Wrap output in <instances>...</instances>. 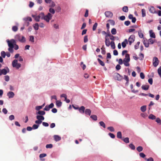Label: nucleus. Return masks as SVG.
<instances>
[{"instance_id":"nucleus-35","label":"nucleus","mask_w":161,"mask_h":161,"mask_svg":"<svg viewBox=\"0 0 161 161\" xmlns=\"http://www.w3.org/2000/svg\"><path fill=\"white\" fill-rule=\"evenodd\" d=\"M98 61L99 64L102 66H104L105 65L104 63L99 58L97 59Z\"/></svg>"},{"instance_id":"nucleus-7","label":"nucleus","mask_w":161,"mask_h":161,"mask_svg":"<svg viewBox=\"0 0 161 161\" xmlns=\"http://www.w3.org/2000/svg\"><path fill=\"white\" fill-rule=\"evenodd\" d=\"M135 38V36L134 35H132L130 36L128 39V41L130 45H131L132 43L134 42Z\"/></svg>"},{"instance_id":"nucleus-27","label":"nucleus","mask_w":161,"mask_h":161,"mask_svg":"<svg viewBox=\"0 0 161 161\" xmlns=\"http://www.w3.org/2000/svg\"><path fill=\"white\" fill-rule=\"evenodd\" d=\"M18 63V60L16 59H14L13 60L12 63V66L13 67L14 66H16V65Z\"/></svg>"},{"instance_id":"nucleus-40","label":"nucleus","mask_w":161,"mask_h":161,"mask_svg":"<svg viewBox=\"0 0 161 161\" xmlns=\"http://www.w3.org/2000/svg\"><path fill=\"white\" fill-rule=\"evenodd\" d=\"M126 143H128L129 142V138L128 137H126L122 139Z\"/></svg>"},{"instance_id":"nucleus-13","label":"nucleus","mask_w":161,"mask_h":161,"mask_svg":"<svg viewBox=\"0 0 161 161\" xmlns=\"http://www.w3.org/2000/svg\"><path fill=\"white\" fill-rule=\"evenodd\" d=\"M141 87L143 90H147L149 89V86L148 85H143Z\"/></svg>"},{"instance_id":"nucleus-62","label":"nucleus","mask_w":161,"mask_h":161,"mask_svg":"<svg viewBox=\"0 0 161 161\" xmlns=\"http://www.w3.org/2000/svg\"><path fill=\"white\" fill-rule=\"evenodd\" d=\"M108 135L109 136H110L112 138H114L115 137V135L113 133H108Z\"/></svg>"},{"instance_id":"nucleus-31","label":"nucleus","mask_w":161,"mask_h":161,"mask_svg":"<svg viewBox=\"0 0 161 161\" xmlns=\"http://www.w3.org/2000/svg\"><path fill=\"white\" fill-rule=\"evenodd\" d=\"M34 29L36 30H37L39 29V25L37 23H36L34 24L33 26Z\"/></svg>"},{"instance_id":"nucleus-42","label":"nucleus","mask_w":161,"mask_h":161,"mask_svg":"<svg viewBox=\"0 0 161 161\" xmlns=\"http://www.w3.org/2000/svg\"><path fill=\"white\" fill-rule=\"evenodd\" d=\"M138 35L140 37L142 38L143 36V34L142 32V31H138Z\"/></svg>"},{"instance_id":"nucleus-54","label":"nucleus","mask_w":161,"mask_h":161,"mask_svg":"<svg viewBox=\"0 0 161 161\" xmlns=\"http://www.w3.org/2000/svg\"><path fill=\"white\" fill-rule=\"evenodd\" d=\"M39 126V125H37L36 124L32 126V129H36L38 128Z\"/></svg>"},{"instance_id":"nucleus-18","label":"nucleus","mask_w":161,"mask_h":161,"mask_svg":"<svg viewBox=\"0 0 161 161\" xmlns=\"http://www.w3.org/2000/svg\"><path fill=\"white\" fill-rule=\"evenodd\" d=\"M36 118L38 120H41L42 121L44 119V118L42 115H38L36 116Z\"/></svg>"},{"instance_id":"nucleus-61","label":"nucleus","mask_w":161,"mask_h":161,"mask_svg":"<svg viewBox=\"0 0 161 161\" xmlns=\"http://www.w3.org/2000/svg\"><path fill=\"white\" fill-rule=\"evenodd\" d=\"M49 7H53L55 6V3L53 1H52L50 3Z\"/></svg>"},{"instance_id":"nucleus-36","label":"nucleus","mask_w":161,"mask_h":161,"mask_svg":"<svg viewBox=\"0 0 161 161\" xmlns=\"http://www.w3.org/2000/svg\"><path fill=\"white\" fill-rule=\"evenodd\" d=\"M129 147L132 150H134L135 149V146L132 143L130 144L129 145Z\"/></svg>"},{"instance_id":"nucleus-29","label":"nucleus","mask_w":161,"mask_h":161,"mask_svg":"<svg viewBox=\"0 0 161 161\" xmlns=\"http://www.w3.org/2000/svg\"><path fill=\"white\" fill-rule=\"evenodd\" d=\"M110 45H111V48L113 49H114L115 48V43L114 41H112L110 42Z\"/></svg>"},{"instance_id":"nucleus-32","label":"nucleus","mask_w":161,"mask_h":161,"mask_svg":"<svg viewBox=\"0 0 161 161\" xmlns=\"http://www.w3.org/2000/svg\"><path fill=\"white\" fill-rule=\"evenodd\" d=\"M124 78L125 80L126 81L125 84L127 85L128 84L129 81V77L127 76L126 75H124Z\"/></svg>"},{"instance_id":"nucleus-15","label":"nucleus","mask_w":161,"mask_h":161,"mask_svg":"<svg viewBox=\"0 0 161 161\" xmlns=\"http://www.w3.org/2000/svg\"><path fill=\"white\" fill-rule=\"evenodd\" d=\"M128 43V42L127 39H125L124 41L122 43V45L123 48L126 47V44Z\"/></svg>"},{"instance_id":"nucleus-41","label":"nucleus","mask_w":161,"mask_h":161,"mask_svg":"<svg viewBox=\"0 0 161 161\" xmlns=\"http://www.w3.org/2000/svg\"><path fill=\"white\" fill-rule=\"evenodd\" d=\"M108 21L109 23L111 25H115V22L112 19H109L108 20Z\"/></svg>"},{"instance_id":"nucleus-30","label":"nucleus","mask_w":161,"mask_h":161,"mask_svg":"<svg viewBox=\"0 0 161 161\" xmlns=\"http://www.w3.org/2000/svg\"><path fill=\"white\" fill-rule=\"evenodd\" d=\"M142 17H144L146 15V10L144 9H142Z\"/></svg>"},{"instance_id":"nucleus-37","label":"nucleus","mask_w":161,"mask_h":161,"mask_svg":"<svg viewBox=\"0 0 161 161\" xmlns=\"http://www.w3.org/2000/svg\"><path fill=\"white\" fill-rule=\"evenodd\" d=\"M136 149L138 152H140L142 151L143 148L142 146H140L137 147Z\"/></svg>"},{"instance_id":"nucleus-28","label":"nucleus","mask_w":161,"mask_h":161,"mask_svg":"<svg viewBox=\"0 0 161 161\" xmlns=\"http://www.w3.org/2000/svg\"><path fill=\"white\" fill-rule=\"evenodd\" d=\"M148 118L153 120L155 119L156 118V117L153 114H150L148 116Z\"/></svg>"},{"instance_id":"nucleus-48","label":"nucleus","mask_w":161,"mask_h":161,"mask_svg":"<svg viewBox=\"0 0 161 161\" xmlns=\"http://www.w3.org/2000/svg\"><path fill=\"white\" fill-rule=\"evenodd\" d=\"M108 129L111 132H114V128L112 126L108 127Z\"/></svg>"},{"instance_id":"nucleus-3","label":"nucleus","mask_w":161,"mask_h":161,"mask_svg":"<svg viewBox=\"0 0 161 161\" xmlns=\"http://www.w3.org/2000/svg\"><path fill=\"white\" fill-rule=\"evenodd\" d=\"M7 41L9 47H14V45L16 44L15 41L13 39H11L10 41L7 40Z\"/></svg>"},{"instance_id":"nucleus-6","label":"nucleus","mask_w":161,"mask_h":161,"mask_svg":"<svg viewBox=\"0 0 161 161\" xmlns=\"http://www.w3.org/2000/svg\"><path fill=\"white\" fill-rule=\"evenodd\" d=\"M7 69H0V75H5L9 72V69L8 67H7Z\"/></svg>"},{"instance_id":"nucleus-19","label":"nucleus","mask_w":161,"mask_h":161,"mask_svg":"<svg viewBox=\"0 0 161 161\" xmlns=\"http://www.w3.org/2000/svg\"><path fill=\"white\" fill-rule=\"evenodd\" d=\"M32 17L34 18L36 22H39L40 21V18L39 16L35 15H32Z\"/></svg>"},{"instance_id":"nucleus-53","label":"nucleus","mask_w":161,"mask_h":161,"mask_svg":"<svg viewBox=\"0 0 161 161\" xmlns=\"http://www.w3.org/2000/svg\"><path fill=\"white\" fill-rule=\"evenodd\" d=\"M139 156L140 157L144 158L146 157V155L142 153H139Z\"/></svg>"},{"instance_id":"nucleus-9","label":"nucleus","mask_w":161,"mask_h":161,"mask_svg":"<svg viewBox=\"0 0 161 161\" xmlns=\"http://www.w3.org/2000/svg\"><path fill=\"white\" fill-rule=\"evenodd\" d=\"M104 14L106 17L108 18H112L113 15L112 13L109 11H106L104 13Z\"/></svg>"},{"instance_id":"nucleus-49","label":"nucleus","mask_w":161,"mask_h":161,"mask_svg":"<svg viewBox=\"0 0 161 161\" xmlns=\"http://www.w3.org/2000/svg\"><path fill=\"white\" fill-rule=\"evenodd\" d=\"M12 30L14 31H16L18 30V27L16 26H14L12 27Z\"/></svg>"},{"instance_id":"nucleus-22","label":"nucleus","mask_w":161,"mask_h":161,"mask_svg":"<svg viewBox=\"0 0 161 161\" xmlns=\"http://www.w3.org/2000/svg\"><path fill=\"white\" fill-rule=\"evenodd\" d=\"M62 103L59 100H57L56 101V105L57 107H59L61 106Z\"/></svg>"},{"instance_id":"nucleus-14","label":"nucleus","mask_w":161,"mask_h":161,"mask_svg":"<svg viewBox=\"0 0 161 161\" xmlns=\"http://www.w3.org/2000/svg\"><path fill=\"white\" fill-rule=\"evenodd\" d=\"M54 138L55 141L56 142L59 141L61 139V137L58 135H54Z\"/></svg>"},{"instance_id":"nucleus-51","label":"nucleus","mask_w":161,"mask_h":161,"mask_svg":"<svg viewBox=\"0 0 161 161\" xmlns=\"http://www.w3.org/2000/svg\"><path fill=\"white\" fill-rule=\"evenodd\" d=\"M156 121L160 125L161 124V120L159 118H157L156 119Z\"/></svg>"},{"instance_id":"nucleus-59","label":"nucleus","mask_w":161,"mask_h":161,"mask_svg":"<svg viewBox=\"0 0 161 161\" xmlns=\"http://www.w3.org/2000/svg\"><path fill=\"white\" fill-rule=\"evenodd\" d=\"M9 120H12L14 119V116L13 115H11L9 117Z\"/></svg>"},{"instance_id":"nucleus-17","label":"nucleus","mask_w":161,"mask_h":161,"mask_svg":"<svg viewBox=\"0 0 161 161\" xmlns=\"http://www.w3.org/2000/svg\"><path fill=\"white\" fill-rule=\"evenodd\" d=\"M85 113L86 115H90L91 113V111L89 109H86L85 111Z\"/></svg>"},{"instance_id":"nucleus-11","label":"nucleus","mask_w":161,"mask_h":161,"mask_svg":"<svg viewBox=\"0 0 161 161\" xmlns=\"http://www.w3.org/2000/svg\"><path fill=\"white\" fill-rule=\"evenodd\" d=\"M105 42L106 45L107 47H109L110 45V43L109 38L108 37H106L105 38Z\"/></svg>"},{"instance_id":"nucleus-20","label":"nucleus","mask_w":161,"mask_h":161,"mask_svg":"<svg viewBox=\"0 0 161 161\" xmlns=\"http://www.w3.org/2000/svg\"><path fill=\"white\" fill-rule=\"evenodd\" d=\"M150 12L152 13H155L156 11L155 8L153 7H151L149 9Z\"/></svg>"},{"instance_id":"nucleus-55","label":"nucleus","mask_w":161,"mask_h":161,"mask_svg":"<svg viewBox=\"0 0 161 161\" xmlns=\"http://www.w3.org/2000/svg\"><path fill=\"white\" fill-rule=\"evenodd\" d=\"M14 47H9L8 48V51L11 53H12L14 52L13 48Z\"/></svg>"},{"instance_id":"nucleus-64","label":"nucleus","mask_w":161,"mask_h":161,"mask_svg":"<svg viewBox=\"0 0 161 161\" xmlns=\"http://www.w3.org/2000/svg\"><path fill=\"white\" fill-rule=\"evenodd\" d=\"M147 161H154L153 158L152 157H150L149 158H145Z\"/></svg>"},{"instance_id":"nucleus-4","label":"nucleus","mask_w":161,"mask_h":161,"mask_svg":"<svg viewBox=\"0 0 161 161\" xmlns=\"http://www.w3.org/2000/svg\"><path fill=\"white\" fill-rule=\"evenodd\" d=\"M153 65L154 67H156L159 64V60L156 57H154L153 59Z\"/></svg>"},{"instance_id":"nucleus-60","label":"nucleus","mask_w":161,"mask_h":161,"mask_svg":"<svg viewBox=\"0 0 161 161\" xmlns=\"http://www.w3.org/2000/svg\"><path fill=\"white\" fill-rule=\"evenodd\" d=\"M130 21L129 20L125 21L124 23L125 25L126 26L129 25H130Z\"/></svg>"},{"instance_id":"nucleus-12","label":"nucleus","mask_w":161,"mask_h":161,"mask_svg":"<svg viewBox=\"0 0 161 161\" xmlns=\"http://www.w3.org/2000/svg\"><path fill=\"white\" fill-rule=\"evenodd\" d=\"M85 107L84 106H82L79 108V112L83 114L85 112Z\"/></svg>"},{"instance_id":"nucleus-2","label":"nucleus","mask_w":161,"mask_h":161,"mask_svg":"<svg viewBox=\"0 0 161 161\" xmlns=\"http://www.w3.org/2000/svg\"><path fill=\"white\" fill-rule=\"evenodd\" d=\"M15 39L16 40H18L22 43L25 42L26 41L25 37L19 34L15 36Z\"/></svg>"},{"instance_id":"nucleus-10","label":"nucleus","mask_w":161,"mask_h":161,"mask_svg":"<svg viewBox=\"0 0 161 161\" xmlns=\"http://www.w3.org/2000/svg\"><path fill=\"white\" fill-rule=\"evenodd\" d=\"M7 95L9 98H11L13 97L14 95V94L13 92L10 91L7 93Z\"/></svg>"},{"instance_id":"nucleus-21","label":"nucleus","mask_w":161,"mask_h":161,"mask_svg":"<svg viewBox=\"0 0 161 161\" xmlns=\"http://www.w3.org/2000/svg\"><path fill=\"white\" fill-rule=\"evenodd\" d=\"M36 114H39L41 115H43L45 114V111L42 110H39L36 113Z\"/></svg>"},{"instance_id":"nucleus-34","label":"nucleus","mask_w":161,"mask_h":161,"mask_svg":"<svg viewBox=\"0 0 161 161\" xmlns=\"http://www.w3.org/2000/svg\"><path fill=\"white\" fill-rule=\"evenodd\" d=\"M117 137L119 138H122V134L120 131H118L117 133Z\"/></svg>"},{"instance_id":"nucleus-5","label":"nucleus","mask_w":161,"mask_h":161,"mask_svg":"<svg viewBox=\"0 0 161 161\" xmlns=\"http://www.w3.org/2000/svg\"><path fill=\"white\" fill-rule=\"evenodd\" d=\"M52 15L50 13H48L47 15H45L43 19L46 20L47 22H49V20L52 19Z\"/></svg>"},{"instance_id":"nucleus-23","label":"nucleus","mask_w":161,"mask_h":161,"mask_svg":"<svg viewBox=\"0 0 161 161\" xmlns=\"http://www.w3.org/2000/svg\"><path fill=\"white\" fill-rule=\"evenodd\" d=\"M146 108L147 106L146 105H144L142 106L140 108L141 111L143 112H145L146 110Z\"/></svg>"},{"instance_id":"nucleus-58","label":"nucleus","mask_w":161,"mask_h":161,"mask_svg":"<svg viewBox=\"0 0 161 161\" xmlns=\"http://www.w3.org/2000/svg\"><path fill=\"white\" fill-rule=\"evenodd\" d=\"M149 44H153L154 43L153 40L152 38L149 39L148 40Z\"/></svg>"},{"instance_id":"nucleus-25","label":"nucleus","mask_w":161,"mask_h":161,"mask_svg":"<svg viewBox=\"0 0 161 161\" xmlns=\"http://www.w3.org/2000/svg\"><path fill=\"white\" fill-rule=\"evenodd\" d=\"M90 118L94 121H96L97 120V117L95 115H92L90 116Z\"/></svg>"},{"instance_id":"nucleus-16","label":"nucleus","mask_w":161,"mask_h":161,"mask_svg":"<svg viewBox=\"0 0 161 161\" xmlns=\"http://www.w3.org/2000/svg\"><path fill=\"white\" fill-rule=\"evenodd\" d=\"M150 34V36L151 37L155 38L156 37L155 35L154 32H153L152 30H150L149 31Z\"/></svg>"},{"instance_id":"nucleus-38","label":"nucleus","mask_w":161,"mask_h":161,"mask_svg":"<svg viewBox=\"0 0 161 161\" xmlns=\"http://www.w3.org/2000/svg\"><path fill=\"white\" fill-rule=\"evenodd\" d=\"M99 124H100L101 126H102L104 128H105L106 125L104 122L102 121L99 122Z\"/></svg>"},{"instance_id":"nucleus-33","label":"nucleus","mask_w":161,"mask_h":161,"mask_svg":"<svg viewBox=\"0 0 161 161\" xmlns=\"http://www.w3.org/2000/svg\"><path fill=\"white\" fill-rule=\"evenodd\" d=\"M111 33L113 35H115L117 33L116 30L114 28H113L111 31Z\"/></svg>"},{"instance_id":"nucleus-44","label":"nucleus","mask_w":161,"mask_h":161,"mask_svg":"<svg viewBox=\"0 0 161 161\" xmlns=\"http://www.w3.org/2000/svg\"><path fill=\"white\" fill-rule=\"evenodd\" d=\"M38 16L40 18H41L42 19H43L45 15L43 13H41L38 15Z\"/></svg>"},{"instance_id":"nucleus-47","label":"nucleus","mask_w":161,"mask_h":161,"mask_svg":"<svg viewBox=\"0 0 161 161\" xmlns=\"http://www.w3.org/2000/svg\"><path fill=\"white\" fill-rule=\"evenodd\" d=\"M158 72L160 77L161 78V67H160L158 69Z\"/></svg>"},{"instance_id":"nucleus-24","label":"nucleus","mask_w":161,"mask_h":161,"mask_svg":"<svg viewBox=\"0 0 161 161\" xmlns=\"http://www.w3.org/2000/svg\"><path fill=\"white\" fill-rule=\"evenodd\" d=\"M143 43L146 47H147L149 46V43L147 40H144Z\"/></svg>"},{"instance_id":"nucleus-8","label":"nucleus","mask_w":161,"mask_h":161,"mask_svg":"<svg viewBox=\"0 0 161 161\" xmlns=\"http://www.w3.org/2000/svg\"><path fill=\"white\" fill-rule=\"evenodd\" d=\"M114 78L115 80L120 81L123 79V77L118 73H115L114 75Z\"/></svg>"},{"instance_id":"nucleus-63","label":"nucleus","mask_w":161,"mask_h":161,"mask_svg":"<svg viewBox=\"0 0 161 161\" xmlns=\"http://www.w3.org/2000/svg\"><path fill=\"white\" fill-rule=\"evenodd\" d=\"M140 76L141 79H144L145 78V75L143 73L141 72L140 74Z\"/></svg>"},{"instance_id":"nucleus-50","label":"nucleus","mask_w":161,"mask_h":161,"mask_svg":"<svg viewBox=\"0 0 161 161\" xmlns=\"http://www.w3.org/2000/svg\"><path fill=\"white\" fill-rule=\"evenodd\" d=\"M49 11L50 13H52L53 14H54L55 12V10L54 9L52 8H49Z\"/></svg>"},{"instance_id":"nucleus-1","label":"nucleus","mask_w":161,"mask_h":161,"mask_svg":"<svg viewBox=\"0 0 161 161\" xmlns=\"http://www.w3.org/2000/svg\"><path fill=\"white\" fill-rule=\"evenodd\" d=\"M130 60V55L128 53L126 54L125 58L123 59V61L124 65L126 66H129L130 64L129 62Z\"/></svg>"},{"instance_id":"nucleus-39","label":"nucleus","mask_w":161,"mask_h":161,"mask_svg":"<svg viewBox=\"0 0 161 161\" xmlns=\"http://www.w3.org/2000/svg\"><path fill=\"white\" fill-rule=\"evenodd\" d=\"M24 19L26 21H31L32 19L31 17H28L25 18Z\"/></svg>"},{"instance_id":"nucleus-26","label":"nucleus","mask_w":161,"mask_h":161,"mask_svg":"<svg viewBox=\"0 0 161 161\" xmlns=\"http://www.w3.org/2000/svg\"><path fill=\"white\" fill-rule=\"evenodd\" d=\"M123 11L127 13L128 11V8L127 6H125L123 7L122 8Z\"/></svg>"},{"instance_id":"nucleus-57","label":"nucleus","mask_w":161,"mask_h":161,"mask_svg":"<svg viewBox=\"0 0 161 161\" xmlns=\"http://www.w3.org/2000/svg\"><path fill=\"white\" fill-rule=\"evenodd\" d=\"M46 147L47 148H52L53 147V145L52 144H47L46 146Z\"/></svg>"},{"instance_id":"nucleus-46","label":"nucleus","mask_w":161,"mask_h":161,"mask_svg":"<svg viewBox=\"0 0 161 161\" xmlns=\"http://www.w3.org/2000/svg\"><path fill=\"white\" fill-rule=\"evenodd\" d=\"M1 55L2 57L3 58H5L6 56V53L4 51H2L1 52Z\"/></svg>"},{"instance_id":"nucleus-43","label":"nucleus","mask_w":161,"mask_h":161,"mask_svg":"<svg viewBox=\"0 0 161 161\" xmlns=\"http://www.w3.org/2000/svg\"><path fill=\"white\" fill-rule=\"evenodd\" d=\"M97 25V23H95L93 25L92 27V30L93 31H94L96 30Z\"/></svg>"},{"instance_id":"nucleus-52","label":"nucleus","mask_w":161,"mask_h":161,"mask_svg":"<svg viewBox=\"0 0 161 161\" xmlns=\"http://www.w3.org/2000/svg\"><path fill=\"white\" fill-rule=\"evenodd\" d=\"M88 41V36H84V42H85V43H86V42H87Z\"/></svg>"},{"instance_id":"nucleus-45","label":"nucleus","mask_w":161,"mask_h":161,"mask_svg":"<svg viewBox=\"0 0 161 161\" xmlns=\"http://www.w3.org/2000/svg\"><path fill=\"white\" fill-rule=\"evenodd\" d=\"M29 41L32 42H34V37L32 36H30Z\"/></svg>"},{"instance_id":"nucleus-56","label":"nucleus","mask_w":161,"mask_h":161,"mask_svg":"<svg viewBox=\"0 0 161 161\" xmlns=\"http://www.w3.org/2000/svg\"><path fill=\"white\" fill-rule=\"evenodd\" d=\"M21 66V64L19 63H17L16 65V66H14V67H15L17 69H19Z\"/></svg>"}]
</instances>
